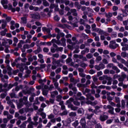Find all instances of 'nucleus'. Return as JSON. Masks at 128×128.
I'll return each instance as SVG.
<instances>
[{
    "label": "nucleus",
    "instance_id": "f257e3e1",
    "mask_svg": "<svg viewBox=\"0 0 128 128\" xmlns=\"http://www.w3.org/2000/svg\"><path fill=\"white\" fill-rule=\"evenodd\" d=\"M55 32H56L58 33L56 36L57 40H60V38H62L64 36V34L63 32H61L60 30V29H58V28H55Z\"/></svg>",
    "mask_w": 128,
    "mask_h": 128
},
{
    "label": "nucleus",
    "instance_id": "f03ea898",
    "mask_svg": "<svg viewBox=\"0 0 128 128\" xmlns=\"http://www.w3.org/2000/svg\"><path fill=\"white\" fill-rule=\"evenodd\" d=\"M109 46L110 48H112V50H115V48H116L118 46V44H116V40H113L110 42Z\"/></svg>",
    "mask_w": 128,
    "mask_h": 128
},
{
    "label": "nucleus",
    "instance_id": "7ed1b4c3",
    "mask_svg": "<svg viewBox=\"0 0 128 128\" xmlns=\"http://www.w3.org/2000/svg\"><path fill=\"white\" fill-rule=\"evenodd\" d=\"M94 32H98V34H104V36H108L110 34H108V33L104 32V31L102 30L99 28H96L95 29V31Z\"/></svg>",
    "mask_w": 128,
    "mask_h": 128
},
{
    "label": "nucleus",
    "instance_id": "20e7f679",
    "mask_svg": "<svg viewBox=\"0 0 128 128\" xmlns=\"http://www.w3.org/2000/svg\"><path fill=\"white\" fill-rule=\"evenodd\" d=\"M16 68H19L21 72H23L24 70H28V67L27 66H26L24 64H18L16 66Z\"/></svg>",
    "mask_w": 128,
    "mask_h": 128
},
{
    "label": "nucleus",
    "instance_id": "39448f33",
    "mask_svg": "<svg viewBox=\"0 0 128 128\" xmlns=\"http://www.w3.org/2000/svg\"><path fill=\"white\" fill-rule=\"evenodd\" d=\"M74 60H76V58H80L81 60L85 62H86V60H88L86 59V58L84 57V56L82 55L78 56L76 54H74Z\"/></svg>",
    "mask_w": 128,
    "mask_h": 128
},
{
    "label": "nucleus",
    "instance_id": "423d86ee",
    "mask_svg": "<svg viewBox=\"0 0 128 128\" xmlns=\"http://www.w3.org/2000/svg\"><path fill=\"white\" fill-rule=\"evenodd\" d=\"M52 64H53L52 66V70H56V66H58V64H60V60H54Z\"/></svg>",
    "mask_w": 128,
    "mask_h": 128
},
{
    "label": "nucleus",
    "instance_id": "0eeeda50",
    "mask_svg": "<svg viewBox=\"0 0 128 128\" xmlns=\"http://www.w3.org/2000/svg\"><path fill=\"white\" fill-rule=\"evenodd\" d=\"M126 16H128V13L124 12V15H122V14L118 15V16H117V18L118 20H120V22H122V17Z\"/></svg>",
    "mask_w": 128,
    "mask_h": 128
},
{
    "label": "nucleus",
    "instance_id": "6e6552de",
    "mask_svg": "<svg viewBox=\"0 0 128 128\" xmlns=\"http://www.w3.org/2000/svg\"><path fill=\"white\" fill-rule=\"evenodd\" d=\"M108 118V116L106 115H101L100 118V120L101 122H104V120H106Z\"/></svg>",
    "mask_w": 128,
    "mask_h": 128
},
{
    "label": "nucleus",
    "instance_id": "1a4fd4ad",
    "mask_svg": "<svg viewBox=\"0 0 128 128\" xmlns=\"http://www.w3.org/2000/svg\"><path fill=\"white\" fill-rule=\"evenodd\" d=\"M1 4L4 8H8V6H6L8 4V0H2Z\"/></svg>",
    "mask_w": 128,
    "mask_h": 128
},
{
    "label": "nucleus",
    "instance_id": "9d476101",
    "mask_svg": "<svg viewBox=\"0 0 128 128\" xmlns=\"http://www.w3.org/2000/svg\"><path fill=\"white\" fill-rule=\"evenodd\" d=\"M60 46H66V38H61L60 41Z\"/></svg>",
    "mask_w": 128,
    "mask_h": 128
},
{
    "label": "nucleus",
    "instance_id": "9b49d317",
    "mask_svg": "<svg viewBox=\"0 0 128 128\" xmlns=\"http://www.w3.org/2000/svg\"><path fill=\"white\" fill-rule=\"evenodd\" d=\"M38 124V122H35L34 123L31 122L28 126V128H34V126H37Z\"/></svg>",
    "mask_w": 128,
    "mask_h": 128
},
{
    "label": "nucleus",
    "instance_id": "f8f14e48",
    "mask_svg": "<svg viewBox=\"0 0 128 128\" xmlns=\"http://www.w3.org/2000/svg\"><path fill=\"white\" fill-rule=\"evenodd\" d=\"M2 45L4 46H5V48H8V46H6V41L4 39L0 40V46L2 44Z\"/></svg>",
    "mask_w": 128,
    "mask_h": 128
},
{
    "label": "nucleus",
    "instance_id": "ddd939ff",
    "mask_svg": "<svg viewBox=\"0 0 128 128\" xmlns=\"http://www.w3.org/2000/svg\"><path fill=\"white\" fill-rule=\"evenodd\" d=\"M54 86L55 88H57L58 90V92H60V94H61L62 92V89H60V88H58V83L57 82H55L54 83Z\"/></svg>",
    "mask_w": 128,
    "mask_h": 128
},
{
    "label": "nucleus",
    "instance_id": "4468645a",
    "mask_svg": "<svg viewBox=\"0 0 128 128\" xmlns=\"http://www.w3.org/2000/svg\"><path fill=\"white\" fill-rule=\"evenodd\" d=\"M2 16H4V18H5L8 22H10V20H12V18L8 16H6V14H3Z\"/></svg>",
    "mask_w": 128,
    "mask_h": 128
},
{
    "label": "nucleus",
    "instance_id": "2eb2a0df",
    "mask_svg": "<svg viewBox=\"0 0 128 128\" xmlns=\"http://www.w3.org/2000/svg\"><path fill=\"white\" fill-rule=\"evenodd\" d=\"M68 88H72L73 90V91L74 92V94H76V87L72 86V84H69Z\"/></svg>",
    "mask_w": 128,
    "mask_h": 128
},
{
    "label": "nucleus",
    "instance_id": "dca6fc26",
    "mask_svg": "<svg viewBox=\"0 0 128 128\" xmlns=\"http://www.w3.org/2000/svg\"><path fill=\"white\" fill-rule=\"evenodd\" d=\"M51 94V98H55L56 96L58 94V91H54L50 92Z\"/></svg>",
    "mask_w": 128,
    "mask_h": 128
},
{
    "label": "nucleus",
    "instance_id": "f3484780",
    "mask_svg": "<svg viewBox=\"0 0 128 128\" xmlns=\"http://www.w3.org/2000/svg\"><path fill=\"white\" fill-rule=\"evenodd\" d=\"M52 44H56L58 46L60 44V40H56V39H53L52 40Z\"/></svg>",
    "mask_w": 128,
    "mask_h": 128
},
{
    "label": "nucleus",
    "instance_id": "a211bd4d",
    "mask_svg": "<svg viewBox=\"0 0 128 128\" xmlns=\"http://www.w3.org/2000/svg\"><path fill=\"white\" fill-rule=\"evenodd\" d=\"M28 112V109L26 108H23L19 110V112L22 114H24V112Z\"/></svg>",
    "mask_w": 128,
    "mask_h": 128
},
{
    "label": "nucleus",
    "instance_id": "6ab92c4d",
    "mask_svg": "<svg viewBox=\"0 0 128 128\" xmlns=\"http://www.w3.org/2000/svg\"><path fill=\"white\" fill-rule=\"evenodd\" d=\"M70 12L73 16H78V14L76 13V9L71 10Z\"/></svg>",
    "mask_w": 128,
    "mask_h": 128
},
{
    "label": "nucleus",
    "instance_id": "aec40b11",
    "mask_svg": "<svg viewBox=\"0 0 128 128\" xmlns=\"http://www.w3.org/2000/svg\"><path fill=\"white\" fill-rule=\"evenodd\" d=\"M86 96L88 100H94V98L92 96V95L88 94L86 95Z\"/></svg>",
    "mask_w": 128,
    "mask_h": 128
},
{
    "label": "nucleus",
    "instance_id": "412c9836",
    "mask_svg": "<svg viewBox=\"0 0 128 128\" xmlns=\"http://www.w3.org/2000/svg\"><path fill=\"white\" fill-rule=\"evenodd\" d=\"M21 24H26V18L22 17L21 18Z\"/></svg>",
    "mask_w": 128,
    "mask_h": 128
},
{
    "label": "nucleus",
    "instance_id": "4be33fe9",
    "mask_svg": "<svg viewBox=\"0 0 128 128\" xmlns=\"http://www.w3.org/2000/svg\"><path fill=\"white\" fill-rule=\"evenodd\" d=\"M122 104V108H126V101L124 100H122L121 101Z\"/></svg>",
    "mask_w": 128,
    "mask_h": 128
},
{
    "label": "nucleus",
    "instance_id": "5701e85b",
    "mask_svg": "<svg viewBox=\"0 0 128 128\" xmlns=\"http://www.w3.org/2000/svg\"><path fill=\"white\" fill-rule=\"evenodd\" d=\"M109 110L108 111L110 114H114V108L111 106V108H109Z\"/></svg>",
    "mask_w": 128,
    "mask_h": 128
},
{
    "label": "nucleus",
    "instance_id": "b1692460",
    "mask_svg": "<svg viewBox=\"0 0 128 128\" xmlns=\"http://www.w3.org/2000/svg\"><path fill=\"white\" fill-rule=\"evenodd\" d=\"M72 126L74 128H76L78 126V120L75 121L74 123L72 124Z\"/></svg>",
    "mask_w": 128,
    "mask_h": 128
},
{
    "label": "nucleus",
    "instance_id": "393cba45",
    "mask_svg": "<svg viewBox=\"0 0 128 128\" xmlns=\"http://www.w3.org/2000/svg\"><path fill=\"white\" fill-rule=\"evenodd\" d=\"M92 116H94V114H86V118H88V120H90V118H92Z\"/></svg>",
    "mask_w": 128,
    "mask_h": 128
},
{
    "label": "nucleus",
    "instance_id": "a878e982",
    "mask_svg": "<svg viewBox=\"0 0 128 128\" xmlns=\"http://www.w3.org/2000/svg\"><path fill=\"white\" fill-rule=\"evenodd\" d=\"M102 58L101 56H98L96 59V62H100V60H102Z\"/></svg>",
    "mask_w": 128,
    "mask_h": 128
},
{
    "label": "nucleus",
    "instance_id": "bb28decb",
    "mask_svg": "<svg viewBox=\"0 0 128 128\" xmlns=\"http://www.w3.org/2000/svg\"><path fill=\"white\" fill-rule=\"evenodd\" d=\"M112 68L113 70H116V72H120V70H118V67H116V66H113L112 67Z\"/></svg>",
    "mask_w": 128,
    "mask_h": 128
},
{
    "label": "nucleus",
    "instance_id": "cd10ccee",
    "mask_svg": "<svg viewBox=\"0 0 128 128\" xmlns=\"http://www.w3.org/2000/svg\"><path fill=\"white\" fill-rule=\"evenodd\" d=\"M70 80L71 82H73V84H76V82H78V81L76 80H74V78H70Z\"/></svg>",
    "mask_w": 128,
    "mask_h": 128
},
{
    "label": "nucleus",
    "instance_id": "c85d7f7f",
    "mask_svg": "<svg viewBox=\"0 0 128 128\" xmlns=\"http://www.w3.org/2000/svg\"><path fill=\"white\" fill-rule=\"evenodd\" d=\"M18 60H22V62H26V60H27V59L26 58H20L19 57V58H18Z\"/></svg>",
    "mask_w": 128,
    "mask_h": 128
},
{
    "label": "nucleus",
    "instance_id": "c756f323",
    "mask_svg": "<svg viewBox=\"0 0 128 128\" xmlns=\"http://www.w3.org/2000/svg\"><path fill=\"white\" fill-rule=\"evenodd\" d=\"M18 120H26V117L24 116H20L18 118Z\"/></svg>",
    "mask_w": 128,
    "mask_h": 128
},
{
    "label": "nucleus",
    "instance_id": "7c9ffc66",
    "mask_svg": "<svg viewBox=\"0 0 128 128\" xmlns=\"http://www.w3.org/2000/svg\"><path fill=\"white\" fill-rule=\"evenodd\" d=\"M62 122H63V124L65 126H68V124H70V123L68 122L67 120H66L65 121H62Z\"/></svg>",
    "mask_w": 128,
    "mask_h": 128
},
{
    "label": "nucleus",
    "instance_id": "2f4dec72",
    "mask_svg": "<svg viewBox=\"0 0 128 128\" xmlns=\"http://www.w3.org/2000/svg\"><path fill=\"white\" fill-rule=\"evenodd\" d=\"M42 0L44 6H50V4L48 2H46V0Z\"/></svg>",
    "mask_w": 128,
    "mask_h": 128
},
{
    "label": "nucleus",
    "instance_id": "473e14b6",
    "mask_svg": "<svg viewBox=\"0 0 128 128\" xmlns=\"http://www.w3.org/2000/svg\"><path fill=\"white\" fill-rule=\"evenodd\" d=\"M96 28V25L95 24H92V30H93V32H95V30Z\"/></svg>",
    "mask_w": 128,
    "mask_h": 128
},
{
    "label": "nucleus",
    "instance_id": "72a5a7b5",
    "mask_svg": "<svg viewBox=\"0 0 128 128\" xmlns=\"http://www.w3.org/2000/svg\"><path fill=\"white\" fill-rule=\"evenodd\" d=\"M106 18H112V12H108V14H106Z\"/></svg>",
    "mask_w": 128,
    "mask_h": 128
},
{
    "label": "nucleus",
    "instance_id": "f704fd0d",
    "mask_svg": "<svg viewBox=\"0 0 128 128\" xmlns=\"http://www.w3.org/2000/svg\"><path fill=\"white\" fill-rule=\"evenodd\" d=\"M24 48L26 49V48H30V44H26L24 46H23Z\"/></svg>",
    "mask_w": 128,
    "mask_h": 128
},
{
    "label": "nucleus",
    "instance_id": "c9c22d12",
    "mask_svg": "<svg viewBox=\"0 0 128 128\" xmlns=\"http://www.w3.org/2000/svg\"><path fill=\"white\" fill-rule=\"evenodd\" d=\"M40 115L41 116H42V118L43 119L46 118V114H44V112L40 113Z\"/></svg>",
    "mask_w": 128,
    "mask_h": 128
},
{
    "label": "nucleus",
    "instance_id": "e433bc0d",
    "mask_svg": "<svg viewBox=\"0 0 128 128\" xmlns=\"http://www.w3.org/2000/svg\"><path fill=\"white\" fill-rule=\"evenodd\" d=\"M104 110H108V108L109 110V108H112V106H110V105H108L107 106L104 105Z\"/></svg>",
    "mask_w": 128,
    "mask_h": 128
},
{
    "label": "nucleus",
    "instance_id": "4c0bfd02",
    "mask_svg": "<svg viewBox=\"0 0 128 128\" xmlns=\"http://www.w3.org/2000/svg\"><path fill=\"white\" fill-rule=\"evenodd\" d=\"M42 94L44 96H47L48 95V90L44 89H42Z\"/></svg>",
    "mask_w": 128,
    "mask_h": 128
},
{
    "label": "nucleus",
    "instance_id": "58836bf2",
    "mask_svg": "<svg viewBox=\"0 0 128 128\" xmlns=\"http://www.w3.org/2000/svg\"><path fill=\"white\" fill-rule=\"evenodd\" d=\"M74 6L78 8H80V4L78 2H75Z\"/></svg>",
    "mask_w": 128,
    "mask_h": 128
},
{
    "label": "nucleus",
    "instance_id": "ea45409f",
    "mask_svg": "<svg viewBox=\"0 0 128 128\" xmlns=\"http://www.w3.org/2000/svg\"><path fill=\"white\" fill-rule=\"evenodd\" d=\"M74 100V98H70L68 100L66 101V104H71Z\"/></svg>",
    "mask_w": 128,
    "mask_h": 128
},
{
    "label": "nucleus",
    "instance_id": "a19ab883",
    "mask_svg": "<svg viewBox=\"0 0 128 128\" xmlns=\"http://www.w3.org/2000/svg\"><path fill=\"white\" fill-rule=\"evenodd\" d=\"M54 20H56V22H58V20H60V17H58V16H54Z\"/></svg>",
    "mask_w": 128,
    "mask_h": 128
},
{
    "label": "nucleus",
    "instance_id": "79ce46f5",
    "mask_svg": "<svg viewBox=\"0 0 128 128\" xmlns=\"http://www.w3.org/2000/svg\"><path fill=\"white\" fill-rule=\"evenodd\" d=\"M102 62L104 64H108V60L106 58L102 59Z\"/></svg>",
    "mask_w": 128,
    "mask_h": 128
},
{
    "label": "nucleus",
    "instance_id": "37998d69",
    "mask_svg": "<svg viewBox=\"0 0 128 128\" xmlns=\"http://www.w3.org/2000/svg\"><path fill=\"white\" fill-rule=\"evenodd\" d=\"M99 66H100V70H104V68H106V66L103 64H99Z\"/></svg>",
    "mask_w": 128,
    "mask_h": 128
},
{
    "label": "nucleus",
    "instance_id": "c03bdc74",
    "mask_svg": "<svg viewBox=\"0 0 128 128\" xmlns=\"http://www.w3.org/2000/svg\"><path fill=\"white\" fill-rule=\"evenodd\" d=\"M115 102L116 103L120 102V98H118V97H115Z\"/></svg>",
    "mask_w": 128,
    "mask_h": 128
},
{
    "label": "nucleus",
    "instance_id": "a18cd8bd",
    "mask_svg": "<svg viewBox=\"0 0 128 128\" xmlns=\"http://www.w3.org/2000/svg\"><path fill=\"white\" fill-rule=\"evenodd\" d=\"M70 116H76V112H71L70 114H69Z\"/></svg>",
    "mask_w": 128,
    "mask_h": 128
},
{
    "label": "nucleus",
    "instance_id": "49530a36",
    "mask_svg": "<svg viewBox=\"0 0 128 128\" xmlns=\"http://www.w3.org/2000/svg\"><path fill=\"white\" fill-rule=\"evenodd\" d=\"M18 86V82H15L14 85H12V84H10L9 86H8V88H12V86Z\"/></svg>",
    "mask_w": 128,
    "mask_h": 128
},
{
    "label": "nucleus",
    "instance_id": "de8ad7c7",
    "mask_svg": "<svg viewBox=\"0 0 128 128\" xmlns=\"http://www.w3.org/2000/svg\"><path fill=\"white\" fill-rule=\"evenodd\" d=\"M87 58H92V54H88L86 56Z\"/></svg>",
    "mask_w": 128,
    "mask_h": 128
},
{
    "label": "nucleus",
    "instance_id": "09e8293b",
    "mask_svg": "<svg viewBox=\"0 0 128 128\" xmlns=\"http://www.w3.org/2000/svg\"><path fill=\"white\" fill-rule=\"evenodd\" d=\"M56 100L57 102H60V100H62V96L59 95L56 96Z\"/></svg>",
    "mask_w": 128,
    "mask_h": 128
},
{
    "label": "nucleus",
    "instance_id": "8fccbe9b",
    "mask_svg": "<svg viewBox=\"0 0 128 128\" xmlns=\"http://www.w3.org/2000/svg\"><path fill=\"white\" fill-rule=\"evenodd\" d=\"M39 100H40V102H44L46 98H44L43 96H40L39 97Z\"/></svg>",
    "mask_w": 128,
    "mask_h": 128
},
{
    "label": "nucleus",
    "instance_id": "3c124183",
    "mask_svg": "<svg viewBox=\"0 0 128 128\" xmlns=\"http://www.w3.org/2000/svg\"><path fill=\"white\" fill-rule=\"evenodd\" d=\"M111 128H120V126L116 124V125H112L111 126Z\"/></svg>",
    "mask_w": 128,
    "mask_h": 128
},
{
    "label": "nucleus",
    "instance_id": "603ef678",
    "mask_svg": "<svg viewBox=\"0 0 128 128\" xmlns=\"http://www.w3.org/2000/svg\"><path fill=\"white\" fill-rule=\"evenodd\" d=\"M128 50V45H126V46H124L122 48V50Z\"/></svg>",
    "mask_w": 128,
    "mask_h": 128
},
{
    "label": "nucleus",
    "instance_id": "864d4df0",
    "mask_svg": "<svg viewBox=\"0 0 128 128\" xmlns=\"http://www.w3.org/2000/svg\"><path fill=\"white\" fill-rule=\"evenodd\" d=\"M34 16L35 18H36V20H38V18H40V14H36L34 15Z\"/></svg>",
    "mask_w": 128,
    "mask_h": 128
},
{
    "label": "nucleus",
    "instance_id": "5fc2aeb1",
    "mask_svg": "<svg viewBox=\"0 0 128 128\" xmlns=\"http://www.w3.org/2000/svg\"><path fill=\"white\" fill-rule=\"evenodd\" d=\"M26 126V122H24L20 126V128H25Z\"/></svg>",
    "mask_w": 128,
    "mask_h": 128
},
{
    "label": "nucleus",
    "instance_id": "6e6d98bb",
    "mask_svg": "<svg viewBox=\"0 0 128 128\" xmlns=\"http://www.w3.org/2000/svg\"><path fill=\"white\" fill-rule=\"evenodd\" d=\"M31 42H32V41L30 40V39L28 38L26 40L25 44H30Z\"/></svg>",
    "mask_w": 128,
    "mask_h": 128
},
{
    "label": "nucleus",
    "instance_id": "4d7b16f0",
    "mask_svg": "<svg viewBox=\"0 0 128 128\" xmlns=\"http://www.w3.org/2000/svg\"><path fill=\"white\" fill-rule=\"evenodd\" d=\"M66 120L68 124H70L71 122H72V118H68Z\"/></svg>",
    "mask_w": 128,
    "mask_h": 128
},
{
    "label": "nucleus",
    "instance_id": "13d9d810",
    "mask_svg": "<svg viewBox=\"0 0 128 128\" xmlns=\"http://www.w3.org/2000/svg\"><path fill=\"white\" fill-rule=\"evenodd\" d=\"M28 62H32V60H33L32 56H29L28 57Z\"/></svg>",
    "mask_w": 128,
    "mask_h": 128
},
{
    "label": "nucleus",
    "instance_id": "bf43d9fd",
    "mask_svg": "<svg viewBox=\"0 0 128 128\" xmlns=\"http://www.w3.org/2000/svg\"><path fill=\"white\" fill-rule=\"evenodd\" d=\"M96 70H100V65H96L94 66Z\"/></svg>",
    "mask_w": 128,
    "mask_h": 128
},
{
    "label": "nucleus",
    "instance_id": "052dcab7",
    "mask_svg": "<svg viewBox=\"0 0 128 128\" xmlns=\"http://www.w3.org/2000/svg\"><path fill=\"white\" fill-rule=\"evenodd\" d=\"M43 50L44 52H48V51L50 50L48 48H44Z\"/></svg>",
    "mask_w": 128,
    "mask_h": 128
},
{
    "label": "nucleus",
    "instance_id": "680f3d73",
    "mask_svg": "<svg viewBox=\"0 0 128 128\" xmlns=\"http://www.w3.org/2000/svg\"><path fill=\"white\" fill-rule=\"evenodd\" d=\"M112 119H109L108 120H106V124H112Z\"/></svg>",
    "mask_w": 128,
    "mask_h": 128
},
{
    "label": "nucleus",
    "instance_id": "e2e57ef3",
    "mask_svg": "<svg viewBox=\"0 0 128 128\" xmlns=\"http://www.w3.org/2000/svg\"><path fill=\"white\" fill-rule=\"evenodd\" d=\"M74 104L75 106H80V104L78 101H74Z\"/></svg>",
    "mask_w": 128,
    "mask_h": 128
},
{
    "label": "nucleus",
    "instance_id": "0e129e2a",
    "mask_svg": "<svg viewBox=\"0 0 128 128\" xmlns=\"http://www.w3.org/2000/svg\"><path fill=\"white\" fill-rule=\"evenodd\" d=\"M118 10V6H114L112 7V10L114 12H116V10Z\"/></svg>",
    "mask_w": 128,
    "mask_h": 128
},
{
    "label": "nucleus",
    "instance_id": "69168bd1",
    "mask_svg": "<svg viewBox=\"0 0 128 128\" xmlns=\"http://www.w3.org/2000/svg\"><path fill=\"white\" fill-rule=\"evenodd\" d=\"M112 30H113L112 29V28H108V32H109V33L112 32Z\"/></svg>",
    "mask_w": 128,
    "mask_h": 128
},
{
    "label": "nucleus",
    "instance_id": "338daca9",
    "mask_svg": "<svg viewBox=\"0 0 128 128\" xmlns=\"http://www.w3.org/2000/svg\"><path fill=\"white\" fill-rule=\"evenodd\" d=\"M115 112H120V108H115Z\"/></svg>",
    "mask_w": 128,
    "mask_h": 128
},
{
    "label": "nucleus",
    "instance_id": "774afa93",
    "mask_svg": "<svg viewBox=\"0 0 128 128\" xmlns=\"http://www.w3.org/2000/svg\"><path fill=\"white\" fill-rule=\"evenodd\" d=\"M96 128H102V126H100V124H98L96 125Z\"/></svg>",
    "mask_w": 128,
    "mask_h": 128
}]
</instances>
